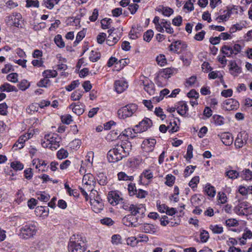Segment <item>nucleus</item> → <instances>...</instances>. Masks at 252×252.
I'll return each instance as SVG.
<instances>
[{"instance_id":"f257e3e1","label":"nucleus","mask_w":252,"mask_h":252,"mask_svg":"<svg viewBox=\"0 0 252 252\" xmlns=\"http://www.w3.org/2000/svg\"><path fill=\"white\" fill-rule=\"evenodd\" d=\"M126 143L118 144L108 152L107 158L110 162H117L129 155L130 148L128 146L126 147Z\"/></svg>"},{"instance_id":"f03ea898","label":"nucleus","mask_w":252,"mask_h":252,"mask_svg":"<svg viewBox=\"0 0 252 252\" xmlns=\"http://www.w3.org/2000/svg\"><path fill=\"white\" fill-rule=\"evenodd\" d=\"M61 137L57 134H48L44 136L41 142L43 147L49 148L52 150L57 149L60 145Z\"/></svg>"},{"instance_id":"7ed1b4c3","label":"nucleus","mask_w":252,"mask_h":252,"mask_svg":"<svg viewBox=\"0 0 252 252\" xmlns=\"http://www.w3.org/2000/svg\"><path fill=\"white\" fill-rule=\"evenodd\" d=\"M69 252H84L85 247L83 237L80 235H72L68 246Z\"/></svg>"},{"instance_id":"20e7f679","label":"nucleus","mask_w":252,"mask_h":252,"mask_svg":"<svg viewBox=\"0 0 252 252\" xmlns=\"http://www.w3.org/2000/svg\"><path fill=\"white\" fill-rule=\"evenodd\" d=\"M137 109V106L133 103L127 104L118 111V115L120 118L125 119L132 116Z\"/></svg>"},{"instance_id":"39448f33","label":"nucleus","mask_w":252,"mask_h":252,"mask_svg":"<svg viewBox=\"0 0 252 252\" xmlns=\"http://www.w3.org/2000/svg\"><path fill=\"white\" fill-rule=\"evenodd\" d=\"M36 230L34 223L26 224L21 228V237L24 239H28L36 234Z\"/></svg>"},{"instance_id":"423d86ee","label":"nucleus","mask_w":252,"mask_h":252,"mask_svg":"<svg viewBox=\"0 0 252 252\" xmlns=\"http://www.w3.org/2000/svg\"><path fill=\"white\" fill-rule=\"evenodd\" d=\"M241 50V46L236 44L233 46L229 45H223L221 48V53L227 57H233L234 55H237Z\"/></svg>"},{"instance_id":"0eeeda50","label":"nucleus","mask_w":252,"mask_h":252,"mask_svg":"<svg viewBox=\"0 0 252 252\" xmlns=\"http://www.w3.org/2000/svg\"><path fill=\"white\" fill-rule=\"evenodd\" d=\"M121 195V193L118 191H109L108 194V200L111 205H117L123 200Z\"/></svg>"},{"instance_id":"6e6552de","label":"nucleus","mask_w":252,"mask_h":252,"mask_svg":"<svg viewBox=\"0 0 252 252\" xmlns=\"http://www.w3.org/2000/svg\"><path fill=\"white\" fill-rule=\"evenodd\" d=\"M22 16L19 13H16L11 16L6 17L5 22L7 24L11 26L19 28L20 25V20Z\"/></svg>"},{"instance_id":"1a4fd4ad","label":"nucleus","mask_w":252,"mask_h":252,"mask_svg":"<svg viewBox=\"0 0 252 252\" xmlns=\"http://www.w3.org/2000/svg\"><path fill=\"white\" fill-rule=\"evenodd\" d=\"M124 225L129 227H136L139 224L138 218L133 215H128L122 219Z\"/></svg>"},{"instance_id":"9d476101","label":"nucleus","mask_w":252,"mask_h":252,"mask_svg":"<svg viewBox=\"0 0 252 252\" xmlns=\"http://www.w3.org/2000/svg\"><path fill=\"white\" fill-rule=\"evenodd\" d=\"M90 203L93 211L96 213H99L103 208L102 200L98 196L95 198L91 199Z\"/></svg>"},{"instance_id":"9b49d317","label":"nucleus","mask_w":252,"mask_h":252,"mask_svg":"<svg viewBox=\"0 0 252 252\" xmlns=\"http://www.w3.org/2000/svg\"><path fill=\"white\" fill-rule=\"evenodd\" d=\"M248 135L245 131L240 132L235 141V146L236 148H240L246 143Z\"/></svg>"},{"instance_id":"f8f14e48","label":"nucleus","mask_w":252,"mask_h":252,"mask_svg":"<svg viewBox=\"0 0 252 252\" xmlns=\"http://www.w3.org/2000/svg\"><path fill=\"white\" fill-rule=\"evenodd\" d=\"M156 143V141L154 139H145L142 144V148L146 152H152Z\"/></svg>"},{"instance_id":"ddd939ff","label":"nucleus","mask_w":252,"mask_h":252,"mask_svg":"<svg viewBox=\"0 0 252 252\" xmlns=\"http://www.w3.org/2000/svg\"><path fill=\"white\" fill-rule=\"evenodd\" d=\"M239 102L233 99H228L224 102L223 108L226 110H233L237 109L239 107Z\"/></svg>"},{"instance_id":"4468645a","label":"nucleus","mask_w":252,"mask_h":252,"mask_svg":"<svg viewBox=\"0 0 252 252\" xmlns=\"http://www.w3.org/2000/svg\"><path fill=\"white\" fill-rule=\"evenodd\" d=\"M170 50L174 52H177L178 50L182 51L185 50L187 47V44L186 42L181 41L177 40L173 42L170 46Z\"/></svg>"},{"instance_id":"2eb2a0df","label":"nucleus","mask_w":252,"mask_h":252,"mask_svg":"<svg viewBox=\"0 0 252 252\" xmlns=\"http://www.w3.org/2000/svg\"><path fill=\"white\" fill-rule=\"evenodd\" d=\"M127 83L124 80H117L114 83L115 91L118 94H121L124 92L127 88Z\"/></svg>"},{"instance_id":"dca6fc26","label":"nucleus","mask_w":252,"mask_h":252,"mask_svg":"<svg viewBox=\"0 0 252 252\" xmlns=\"http://www.w3.org/2000/svg\"><path fill=\"white\" fill-rule=\"evenodd\" d=\"M152 125V121L149 118H145L140 122L136 127L139 128V132H143L146 131Z\"/></svg>"},{"instance_id":"f3484780","label":"nucleus","mask_w":252,"mask_h":252,"mask_svg":"<svg viewBox=\"0 0 252 252\" xmlns=\"http://www.w3.org/2000/svg\"><path fill=\"white\" fill-rule=\"evenodd\" d=\"M146 211V209L144 205L138 204L133 205L132 204L131 208L129 211L130 214L136 216L137 214L143 215L144 214Z\"/></svg>"},{"instance_id":"a211bd4d","label":"nucleus","mask_w":252,"mask_h":252,"mask_svg":"<svg viewBox=\"0 0 252 252\" xmlns=\"http://www.w3.org/2000/svg\"><path fill=\"white\" fill-rule=\"evenodd\" d=\"M109 35L106 39V43L109 46H112L116 44L120 39V37L115 33L112 32V30L108 31Z\"/></svg>"},{"instance_id":"6ab92c4d","label":"nucleus","mask_w":252,"mask_h":252,"mask_svg":"<svg viewBox=\"0 0 252 252\" xmlns=\"http://www.w3.org/2000/svg\"><path fill=\"white\" fill-rule=\"evenodd\" d=\"M31 138V134L28 133L21 135L17 142L14 145L13 148L17 147L19 149H21L24 147L26 141Z\"/></svg>"},{"instance_id":"aec40b11","label":"nucleus","mask_w":252,"mask_h":252,"mask_svg":"<svg viewBox=\"0 0 252 252\" xmlns=\"http://www.w3.org/2000/svg\"><path fill=\"white\" fill-rule=\"evenodd\" d=\"M220 136L222 142L226 146L230 145L233 142V137L230 133H222Z\"/></svg>"},{"instance_id":"412c9836","label":"nucleus","mask_w":252,"mask_h":252,"mask_svg":"<svg viewBox=\"0 0 252 252\" xmlns=\"http://www.w3.org/2000/svg\"><path fill=\"white\" fill-rule=\"evenodd\" d=\"M84 107L85 106L82 104L76 105L72 103L69 106V108L71 109L74 113L79 116L84 113Z\"/></svg>"},{"instance_id":"4be33fe9","label":"nucleus","mask_w":252,"mask_h":252,"mask_svg":"<svg viewBox=\"0 0 252 252\" xmlns=\"http://www.w3.org/2000/svg\"><path fill=\"white\" fill-rule=\"evenodd\" d=\"M177 111L180 115H185L188 111V106L187 103L184 101L180 102L178 104Z\"/></svg>"},{"instance_id":"5701e85b","label":"nucleus","mask_w":252,"mask_h":252,"mask_svg":"<svg viewBox=\"0 0 252 252\" xmlns=\"http://www.w3.org/2000/svg\"><path fill=\"white\" fill-rule=\"evenodd\" d=\"M142 231L145 233L153 234L157 231V226L152 224L145 223L142 226Z\"/></svg>"},{"instance_id":"b1692460","label":"nucleus","mask_w":252,"mask_h":252,"mask_svg":"<svg viewBox=\"0 0 252 252\" xmlns=\"http://www.w3.org/2000/svg\"><path fill=\"white\" fill-rule=\"evenodd\" d=\"M169 93V91L167 89H164L160 91L158 96L157 95L152 98V101L154 103H157L162 100L165 95Z\"/></svg>"},{"instance_id":"393cba45","label":"nucleus","mask_w":252,"mask_h":252,"mask_svg":"<svg viewBox=\"0 0 252 252\" xmlns=\"http://www.w3.org/2000/svg\"><path fill=\"white\" fill-rule=\"evenodd\" d=\"M157 11L167 17L170 16L173 13V10L168 7L159 6L158 8Z\"/></svg>"},{"instance_id":"a878e982","label":"nucleus","mask_w":252,"mask_h":252,"mask_svg":"<svg viewBox=\"0 0 252 252\" xmlns=\"http://www.w3.org/2000/svg\"><path fill=\"white\" fill-rule=\"evenodd\" d=\"M61 0H43V5L49 9H52Z\"/></svg>"},{"instance_id":"bb28decb","label":"nucleus","mask_w":252,"mask_h":252,"mask_svg":"<svg viewBox=\"0 0 252 252\" xmlns=\"http://www.w3.org/2000/svg\"><path fill=\"white\" fill-rule=\"evenodd\" d=\"M240 176L243 179L246 181H248L252 180V171L249 169H244L242 171Z\"/></svg>"},{"instance_id":"cd10ccee","label":"nucleus","mask_w":252,"mask_h":252,"mask_svg":"<svg viewBox=\"0 0 252 252\" xmlns=\"http://www.w3.org/2000/svg\"><path fill=\"white\" fill-rule=\"evenodd\" d=\"M0 91L1 92H10L16 91V88L15 87L5 83L0 86Z\"/></svg>"},{"instance_id":"c85d7f7f","label":"nucleus","mask_w":252,"mask_h":252,"mask_svg":"<svg viewBox=\"0 0 252 252\" xmlns=\"http://www.w3.org/2000/svg\"><path fill=\"white\" fill-rule=\"evenodd\" d=\"M209 228L214 234H221L223 231V227L218 224H211Z\"/></svg>"},{"instance_id":"c756f323","label":"nucleus","mask_w":252,"mask_h":252,"mask_svg":"<svg viewBox=\"0 0 252 252\" xmlns=\"http://www.w3.org/2000/svg\"><path fill=\"white\" fill-rule=\"evenodd\" d=\"M161 24H162L163 29H165L166 32L172 34L174 32L173 28L171 27V23L170 21H167L164 19H162L161 21Z\"/></svg>"},{"instance_id":"7c9ffc66","label":"nucleus","mask_w":252,"mask_h":252,"mask_svg":"<svg viewBox=\"0 0 252 252\" xmlns=\"http://www.w3.org/2000/svg\"><path fill=\"white\" fill-rule=\"evenodd\" d=\"M204 191L208 196L212 197H214L216 194V190L215 188L211 186L210 184L207 185L205 186Z\"/></svg>"},{"instance_id":"2f4dec72","label":"nucleus","mask_w":252,"mask_h":252,"mask_svg":"<svg viewBox=\"0 0 252 252\" xmlns=\"http://www.w3.org/2000/svg\"><path fill=\"white\" fill-rule=\"evenodd\" d=\"M82 182L84 184H88L90 185L91 184H94V178L93 176L90 174H87L83 176L82 179Z\"/></svg>"},{"instance_id":"473e14b6","label":"nucleus","mask_w":252,"mask_h":252,"mask_svg":"<svg viewBox=\"0 0 252 252\" xmlns=\"http://www.w3.org/2000/svg\"><path fill=\"white\" fill-rule=\"evenodd\" d=\"M118 180L120 181H132L133 177L132 176H127L125 172H120L118 175Z\"/></svg>"},{"instance_id":"72a5a7b5","label":"nucleus","mask_w":252,"mask_h":252,"mask_svg":"<svg viewBox=\"0 0 252 252\" xmlns=\"http://www.w3.org/2000/svg\"><path fill=\"white\" fill-rule=\"evenodd\" d=\"M174 73V70L170 68H166L161 72V75L164 78L167 79L171 77Z\"/></svg>"},{"instance_id":"f704fd0d","label":"nucleus","mask_w":252,"mask_h":252,"mask_svg":"<svg viewBox=\"0 0 252 252\" xmlns=\"http://www.w3.org/2000/svg\"><path fill=\"white\" fill-rule=\"evenodd\" d=\"M42 74L44 77L49 78L56 77L58 73L55 70H46L43 71Z\"/></svg>"},{"instance_id":"c9c22d12","label":"nucleus","mask_w":252,"mask_h":252,"mask_svg":"<svg viewBox=\"0 0 252 252\" xmlns=\"http://www.w3.org/2000/svg\"><path fill=\"white\" fill-rule=\"evenodd\" d=\"M39 105L37 103H33L30 104L27 108V112L29 114H32L38 110Z\"/></svg>"},{"instance_id":"e433bc0d","label":"nucleus","mask_w":252,"mask_h":252,"mask_svg":"<svg viewBox=\"0 0 252 252\" xmlns=\"http://www.w3.org/2000/svg\"><path fill=\"white\" fill-rule=\"evenodd\" d=\"M10 166L15 170H21L24 168V165L18 161H14L10 163Z\"/></svg>"},{"instance_id":"4c0bfd02","label":"nucleus","mask_w":252,"mask_h":252,"mask_svg":"<svg viewBox=\"0 0 252 252\" xmlns=\"http://www.w3.org/2000/svg\"><path fill=\"white\" fill-rule=\"evenodd\" d=\"M68 156V153L67 150L64 149H61L57 154V157L59 159H62L66 158Z\"/></svg>"},{"instance_id":"58836bf2","label":"nucleus","mask_w":252,"mask_h":252,"mask_svg":"<svg viewBox=\"0 0 252 252\" xmlns=\"http://www.w3.org/2000/svg\"><path fill=\"white\" fill-rule=\"evenodd\" d=\"M54 41L56 45L60 48H63L65 46L64 42L62 37V36L60 34H58L54 38Z\"/></svg>"},{"instance_id":"ea45409f","label":"nucleus","mask_w":252,"mask_h":252,"mask_svg":"<svg viewBox=\"0 0 252 252\" xmlns=\"http://www.w3.org/2000/svg\"><path fill=\"white\" fill-rule=\"evenodd\" d=\"M83 94L82 91L77 90L73 92L71 95V98L72 100H78L80 99Z\"/></svg>"},{"instance_id":"a19ab883","label":"nucleus","mask_w":252,"mask_h":252,"mask_svg":"<svg viewBox=\"0 0 252 252\" xmlns=\"http://www.w3.org/2000/svg\"><path fill=\"white\" fill-rule=\"evenodd\" d=\"M100 57V54L99 52L92 51L89 56L90 60L92 62H95L98 59H99Z\"/></svg>"},{"instance_id":"79ce46f5","label":"nucleus","mask_w":252,"mask_h":252,"mask_svg":"<svg viewBox=\"0 0 252 252\" xmlns=\"http://www.w3.org/2000/svg\"><path fill=\"white\" fill-rule=\"evenodd\" d=\"M226 176L229 178L231 179H235L238 178L239 173L236 171L234 170H230L225 173Z\"/></svg>"},{"instance_id":"37998d69","label":"nucleus","mask_w":252,"mask_h":252,"mask_svg":"<svg viewBox=\"0 0 252 252\" xmlns=\"http://www.w3.org/2000/svg\"><path fill=\"white\" fill-rule=\"evenodd\" d=\"M144 89L151 95H153L155 94V85L153 82L145 87Z\"/></svg>"},{"instance_id":"c03bdc74","label":"nucleus","mask_w":252,"mask_h":252,"mask_svg":"<svg viewBox=\"0 0 252 252\" xmlns=\"http://www.w3.org/2000/svg\"><path fill=\"white\" fill-rule=\"evenodd\" d=\"M86 31L83 29L82 31L79 32L76 37V40L74 41V44H77L81 41L83 38L85 36Z\"/></svg>"},{"instance_id":"a18cd8bd","label":"nucleus","mask_w":252,"mask_h":252,"mask_svg":"<svg viewBox=\"0 0 252 252\" xmlns=\"http://www.w3.org/2000/svg\"><path fill=\"white\" fill-rule=\"evenodd\" d=\"M26 6L27 7H34L38 8L39 7V2L38 0H26Z\"/></svg>"},{"instance_id":"49530a36","label":"nucleus","mask_w":252,"mask_h":252,"mask_svg":"<svg viewBox=\"0 0 252 252\" xmlns=\"http://www.w3.org/2000/svg\"><path fill=\"white\" fill-rule=\"evenodd\" d=\"M229 69L231 71V74L234 73H238L240 72V68L237 64L235 62H231L230 63Z\"/></svg>"},{"instance_id":"de8ad7c7","label":"nucleus","mask_w":252,"mask_h":252,"mask_svg":"<svg viewBox=\"0 0 252 252\" xmlns=\"http://www.w3.org/2000/svg\"><path fill=\"white\" fill-rule=\"evenodd\" d=\"M168 128V131L169 132L174 133L176 132L179 128V127L177 126L176 122L174 121L173 122H170L169 125L167 126Z\"/></svg>"},{"instance_id":"09e8293b","label":"nucleus","mask_w":252,"mask_h":252,"mask_svg":"<svg viewBox=\"0 0 252 252\" xmlns=\"http://www.w3.org/2000/svg\"><path fill=\"white\" fill-rule=\"evenodd\" d=\"M154 32L152 30H150L147 31L144 33L143 39L147 42H150L153 37Z\"/></svg>"},{"instance_id":"8fccbe9b","label":"nucleus","mask_w":252,"mask_h":252,"mask_svg":"<svg viewBox=\"0 0 252 252\" xmlns=\"http://www.w3.org/2000/svg\"><path fill=\"white\" fill-rule=\"evenodd\" d=\"M224 12H226L225 14L219 16L217 18V20H222V21H226L227 19H228L231 14V10L228 9L226 11H224Z\"/></svg>"},{"instance_id":"3c124183","label":"nucleus","mask_w":252,"mask_h":252,"mask_svg":"<svg viewBox=\"0 0 252 252\" xmlns=\"http://www.w3.org/2000/svg\"><path fill=\"white\" fill-rule=\"evenodd\" d=\"M156 61L158 64L160 66H164L166 63V59L165 56L163 55H160L157 56Z\"/></svg>"},{"instance_id":"603ef678","label":"nucleus","mask_w":252,"mask_h":252,"mask_svg":"<svg viewBox=\"0 0 252 252\" xmlns=\"http://www.w3.org/2000/svg\"><path fill=\"white\" fill-rule=\"evenodd\" d=\"M134 195H136V196L137 198H145L146 196L148 195V192L147 191L141 189H138L137 190H136V192H134Z\"/></svg>"},{"instance_id":"864d4df0","label":"nucleus","mask_w":252,"mask_h":252,"mask_svg":"<svg viewBox=\"0 0 252 252\" xmlns=\"http://www.w3.org/2000/svg\"><path fill=\"white\" fill-rule=\"evenodd\" d=\"M200 240L202 242H206L209 238V234L208 231L203 230L200 234Z\"/></svg>"},{"instance_id":"5fc2aeb1","label":"nucleus","mask_w":252,"mask_h":252,"mask_svg":"<svg viewBox=\"0 0 252 252\" xmlns=\"http://www.w3.org/2000/svg\"><path fill=\"white\" fill-rule=\"evenodd\" d=\"M199 182V176H195L193 178H192L191 180L189 182V186L192 189L196 188Z\"/></svg>"},{"instance_id":"6e6d98bb","label":"nucleus","mask_w":252,"mask_h":252,"mask_svg":"<svg viewBox=\"0 0 252 252\" xmlns=\"http://www.w3.org/2000/svg\"><path fill=\"white\" fill-rule=\"evenodd\" d=\"M225 224L228 227H234L238 226L239 222L234 219H230L225 220Z\"/></svg>"},{"instance_id":"4d7b16f0","label":"nucleus","mask_w":252,"mask_h":252,"mask_svg":"<svg viewBox=\"0 0 252 252\" xmlns=\"http://www.w3.org/2000/svg\"><path fill=\"white\" fill-rule=\"evenodd\" d=\"M62 122L65 124L68 125L72 121V118L70 115L66 114L61 117Z\"/></svg>"},{"instance_id":"13d9d810","label":"nucleus","mask_w":252,"mask_h":252,"mask_svg":"<svg viewBox=\"0 0 252 252\" xmlns=\"http://www.w3.org/2000/svg\"><path fill=\"white\" fill-rule=\"evenodd\" d=\"M213 119L216 125L221 126L223 124V118L220 115H215Z\"/></svg>"},{"instance_id":"bf43d9fd","label":"nucleus","mask_w":252,"mask_h":252,"mask_svg":"<svg viewBox=\"0 0 252 252\" xmlns=\"http://www.w3.org/2000/svg\"><path fill=\"white\" fill-rule=\"evenodd\" d=\"M175 178L172 175H167L166 177L165 184L168 186H172L175 182Z\"/></svg>"},{"instance_id":"052dcab7","label":"nucleus","mask_w":252,"mask_h":252,"mask_svg":"<svg viewBox=\"0 0 252 252\" xmlns=\"http://www.w3.org/2000/svg\"><path fill=\"white\" fill-rule=\"evenodd\" d=\"M81 142L79 139H75L69 143V146L73 149H77L80 147Z\"/></svg>"},{"instance_id":"680f3d73","label":"nucleus","mask_w":252,"mask_h":252,"mask_svg":"<svg viewBox=\"0 0 252 252\" xmlns=\"http://www.w3.org/2000/svg\"><path fill=\"white\" fill-rule=\"evenodd\" d=\"M50 82L49 79L48 78L44 77V78L40 80V81L37 83V86L40 87H47L48 84Z\"/></svg>"},{"instance_id":"e2e57ef3","label":"nucleus","mask_w":252,"mask_h":252,"mask_svg":"<svg viewBox=\"0 0 252 252\" xmlns=\"http://www.w3.org/2000/svg\"><path fill=\"white\" fill-rule=\"evenodd\" d=\"M196 168V166L189 165L188 166L184 171L185 176L187 177L189 176L190 174L193 173L195 168Z\"/></svg>"},{"instance_id":"0e129e2a","label":"nucleus","mask_w":252,"mask_h":252,"mask_svg":"<svg viewBox=\"0 0 252 252\" xmlns=\"http://www.w3.org/2000/svg\"><path fill=\"white\" fill-rule=\"evenodd\" d=\"M238 192L242 196H245V197H246L248 195L247 188H246L243 186H239L238 189Z\"/></svg>"},{"instance_id":"69168bd1","label":"nucleus","mask_w":252,"mask_h":252,"mask_svg":"<svg viewBox=\"0 0 252 252\" xmlns=\"http://www.w3.org/2000/svg\"><path fill=\"white\" fill-rule=\"evenodd\" d=\"M196 81V77L195 76H192L189 77L186 82V87H191Z\"/></svg>"},{"instance_id":"338daca9","label":"nucleus","mask_w":252,"mask_h":252,"mask_svg":"<svg viewBox=\"0 0 252 252\" xmlns=\"http://www.w3.org/2000/svg\"><path fill=\"white\" fill-rule=\"evenodd\" d=\"M18 74L16 73H12L8 74L7 76V79L8 81L13 83H16L18 81Z\"/></svg>"},{"instance_id":"774afa93","label":"nucleus","mask_w":252,"mask_h":252,"mask_svg":"<svg viewBox=\"0 0 252 252\" xmlns=\"http://www.w3.org/2000/svg\"><path fill=\"white\" fill-rule=\"evenodd\" d=\"M79 85V81L75 80L73 81L70 85L66 87V90L68 91H71L77 87Z\"/></svg>"}]
</instances>
